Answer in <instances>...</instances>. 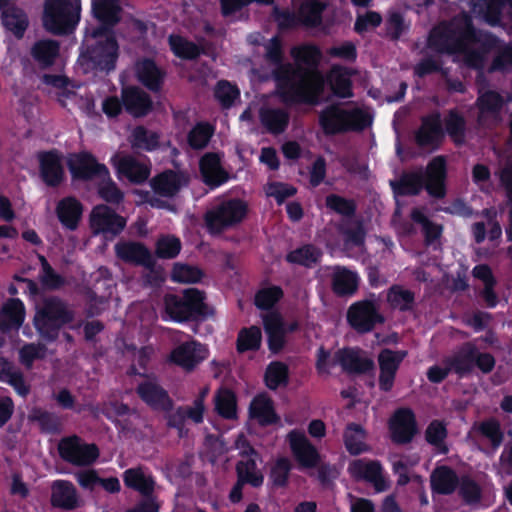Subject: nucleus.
<instances>
[{
	"instance_id": "nucleus-41",
	"label": "nucleus",
	"mask_w": 512,
	"mask_h": 512,
	"mask_svg": "<svg viewBox=\"0 0 512 512\" xmlns=\"http://www.w3.org/2000/svg\"><path fill=\"white\" fill-rule=\"evenodd\" d=\"M326 9V4L320 0H307L299 8V18L301 25L306 27H317L322 22V15Z\"/></svg>"
},
{
	"instance_id": "nucleus-33",
	"label": "nucleus",
	"mask_w": 512,
	"mask_h": 512,
	"mask_svg": "<svg viewBox=\"0 0 512 512\" xmlns=\"http://www.w3.org/2000/svg\"><path fill=\"white\" fill-rule=\"evenodd\" d=\"M41 176L49 186H57L63 176V169L59 156L54 152L39 154Z\"/></svg>"
},
{
	"instance_id": "nucleus-54",
	"label": "nucleus",
	"mask_w": 512,
	"mask_h": 512,
	"mask_svg": "<svg viewBox=\"0 0 512 512\" xmlns=\"http://www.w3.org/2000/svg\"><path fill=\"white\" fill-rule=\"evenodd\" d=\"M261 330L257 326L243 328L238 335L237 350L242 353L247 350H257L261 343Z\"/></svg>"
},
{
	"instance_id": "nucleus-2",
	"label": "nucleus",
	"mask_w": 512,
	"mask_h": 512,
	"mask_svg": "<svg viewBox=\"0 0 512 512\" xmlns=\"http://www.w3.org/2000/svg\"><path fill=\"white\" fill-rule=\"evenodd\" d=\"M77 63L84 74L104 73L116 69L120 51L115 33L103 28H86Z\"/></svg>"
},
{
	"instance_id": "nucleus-20",
	"label": "nucleus",
	"mask_w": 512,
	"mask_h": 512,
	"mask_svg": "<svg viewBox=\"0 0 512 512\" xmlns=\"http://www.w3.org/2000/svg\"><path fill=\"white\" fill-rule=\"evenodd\" d=\"M206 355L207 350L202 344L190 341L177 346L171 352L170 359L185 371L190 372L205 359Z\"/></svg>"
},
{
	"instance_id": "nucleus-45",
	"label": "nucleus",
	"mask_w": 512,
	"mask_h": 512,
	"mask_svg": "<svg viewBox=\"0 0 512 512\" xmlns=\"http://www.w3.org/2000/svg\"><path fill=\"white\" fill-rule=\"evenodd\" d=\"M259 118L263 128H287L290 121L289 113L283 108L262 107Z\"/></svg>"
},
{
	"instance_id": "nucleus-30",
	"label": "nucleus",
	"mask_w": 512,
	"mask_h": 512,
	"mask_svg": "<svg viewBox=\"0 0 512 512\" xmlns=\"http://www.w3.org/2000/svg\"><path fill=\"white\" fill-rule=\"evenodd\" d=\"M459 480L456 473L445 465L435 468L430 476L432 490L443 495L452 494L457 488Z\"/></svg>"
},
{
	"instance_id": "nucleus-22",
	"label": "nucleus",
	"mask_w": 512,
	"mask_h": 512,
	"mask_svg": "<svg viewBox=\"0 0 512 512\" xmlns=\"http://www.w3.org/2000/svg\"><path fill=\"white\" fill-rule=\"evenodd\" d=\"M136 74L138 81L153 93L162 90L166 71L158 67L156 62L151 58H145L136 66Z\"/></svg>"
},
{
	"instance_id": "nucleus-47",
	"label": "nucleus",
	"mask_w": 512,
	"mask_h": 512,
	"mask_svg": "<svg viewBox=\"0 0 512 512\" xmlns=\"http://www.w3.org/2000/svg\"><path fill=\"white\" fill-rule=\"evenodd\" d=\"M473 357V344L465 343L447 363L458 375L463 376L473 371L471 360Z\"/></svg>"
},
{
	"instance_id": "nucleus-10",
	"label": "nucleus",
	"mask_w": 512,
	"mask_h": 512,
	"mask_svg": "<svg viewBox=\"0 0 512 512\" xmlns=\"http://www.w3.org/2000/svg\"><path fill=\"white\" fill-rule=\"evenodd\" d=\"M59 456L74 466H91L100 455L94 443H85L79 436L71 435L59 440L57 445Z\"/></svg>"
},
{
	"instance_id": "nucleus-11",
	"label": "nucleus",
	"mask_w": 512,
	"mask_h": 512,
	"mask_svg": "<svg viewBox=\"0 0 512 512\" xmlns=\"http://www.w3.org/2000/svg\"><path fill=\"white\" fill-rule=\"evenodd\" d=\"M347 321L355 331L363 334L372 331L376 324H382L384 317L380 314L376 302L363 300L349 307Z\"/></svg>"
},
{
	"instance_id": "nucleus-59",
	"label": "nucleus",
	"mask_w": 512,
	"mask_h": 512,
	"mask_svg": "<svg viewBox=\"0 0 512 512\" xmlns=\"http://www.w3.org/2000/svg\"><path fill=\"white\" fill-rule=\"evenodd\" d=\"M271 15L280 31H288L301 25L299 14L297 15L289 9L274 6Z\"/></svg>"
},
{
	"instance_id": "nucleus-46",
	"label": "nucleus",
	"mask_w": 512,
	"mask_h": 512,
	"mask_svg": "<svg viewBox=\"0 0 512 512\" xmlns=\"http://www.w3.org/2000/svg\"><path fill=\"white\" fill-rule=\"evenodd\" d=\"M366 432L363 427L356 423H350L344 433V442L347 450L354 455H357L367 450V445L364 440Z\"/></svg>"
},
{
	"instance_id": "nucleus-28",
	"label": "nucleus",
	"mask_w": 512,
	"mask_h": 512,
	"mask_svg": "<svg viewBox=\"0 0 512 512\" xmlns=\"http://www.w3.org/2000/svg\"><path fill=\"white\" fill-rule=\"evenodd\" d=\"M290 54L296 63L295 66L300 65L311 72H320L318 67L322 60V51L316 44L304 43L294 46Z\"/></svg>"
},
{
	"instance_id": "nucleus-14",
	"label": "nucleus",
	"mask_w": 512,
	"mask_h": 512,
	"mask_svg": "<svg viewBox=\"0 0 512 512\" xmlns=\"http://www.w3.org/2000/svg\"><path fill=\"white\" fill-rule=\"evenodd\" d=\"M391 439L397 444H407L417 433L416 420L409 408L397 409L389 421Z\"/></svg>"
},
{
	"instance_id": "nucleus-21",
	"label": "nucleus",
	"mask_w": 512,
	"mask_h": 512,
	"mask_svg": "<svg viewBox=\"0 0 512 512\" xmlns=\"http://www.w3.org/2000/svg\"><path fill=\"white\" fill-rule=\"evenodd\" d=\"M68 167L74 177L81 179H92L106 177L107 168L96 162V160L86 153L72 154L68 158Z\"/></svg>"
},
{
	"instance_id": "nucleus-32",
	"label": "nucleus",
	"mask_w": 512,
	"mask_h": 512,
	"mask_svg": "<svg viewBox=\"0 0 512 512\" xmlns=\"http://www.w3.org/2000/svg\"><path fill=\"white\" fill-rule=\"evenodd\" d=\"M2 24L6 30L10 31L17 39L23 38L29 20L27 14L19 7L12 6L2 11Z\"/></svg>"
},
{
	"instance_id": "nucleus-61",
	"label": "nucleus",
	"mask_w": 512,
	"mask_h": 512,
	"mask_svg": "<svg viewBox=\"0 0 512 512\" xmlns=\"http://www.w3.org/2000/svg\"><path fill=\"white\" fill-rule=\"evenodd\" d=\"M459 494L467 504H478L481 500L480 486L469 476H462L458 483Z\"/></svg>"
},
{
	"instance_id": "nucleus-7",
	"label": "nucleus",
	"mask_w": 512,
	"mask_h": 512,
	"mask_svg": "<svg viewBox=\"0 0 512 512\" xmlns=\"http://www.w3.org/2000/svg\"><path fill=\"white\" fill-rule=\"evenodd\" d=\"M204 293L191 288L183 292V295H167L165 297V309L170 317L177 321L197 319L212 314L204 303Z\"/></svg>"
},
{
	"instance_id": "nucleus-48",
	"label": "nucleus",
	"mask_w": 512,
	"mask_h": 512,
	"mask_svg": "<svg viewBox=\"0 0 512 512\" xmlns=\"http://www.w3.org/2000/svg\"><path fill=\"white\" fill-rule=\"evenodd\" d=\"M348 110L336 105L326 107L319 116V128H342L347 126Z\"/></svg>"
},
{
	"instance_id": "nucleus-44",
	"label": "nucleus",
	"mask_w": 512,
	"mask_h": 512,
	"mask_svg": "<svg viewBox=\"0 0 512 512\" xmlns=\"http://www.w3.org/2000/svg\"><path fill=\"white\" fill-rule=\"evenodd\" d=\"M125 484L139 491L144 497L150 496L154 490L152 477L146 476L141 469H129L124 473Z\"/></svg>"
},
{
	"instance_id": "nucleus-1",
	"label": "nucleus",
	"mask_w": 512,
	"mask_h": 512,
	"mask_svg": "<svg viewBox=\"0 0 512 512\" xmlns=\"http://www.w3.org/2000/svg\"><path fill=\"white\" fill-rule=\"evenodd\" d=\"M273 77L285 104L315 105L324 89L321 72H311L300 65L286 63L276 67Z\"/></svg>"
},
{
	"instance_id": "nucleus-42",
	"label": "nucleus",
	"mask_w": 512,
	"mask_h": 512,
	"mask_svg": "<svg viewBox=\"0 0 512 512\" xmlns=\"http://www.w3.org/2000/svg\"><path fill=\"white\" fill-rule=\"evenodd\" d=\"M358 288L357 275L346 269L337 267L333 274V290L339 296L351 295Z\"/></svg>"
},
{
	"instance_id": "nucleus-19",
	"label": "nucleus",
	"mask_w": 512,
	"mask_h": 512,
	"mask_svg": "<svg viewBox=\"0 0 512 512\" xmlns=\"http://www.w3.org/2000/svg\"><path fill=\"white\" fill-rule=\"evenodd\" d=\"M121 11L119 0H93L92 12L99 25L89 28H103L104 33H115L114 27L121 20Z\"/></svg>"
},
{
	"instance_id": "nucleus-62",
	"label": "nucleus",
	"mask_w": 512,
	"mask_h": 512,
	"mask_svg": "<svg viewBox=\"0 0 512 512\" xmlns=\"http://www.w3.org/2000/svg\"><path fill=\"white\" fill-rule=\"evenodd\" d=\"M447 436V430L444 424L438 420L432 421L426 429L425 438L426 440L438 448L442 453L448 451L444 444V439Z\"/></svg>"
},
{
	"instance_id": "nucleus-57",
	"label": "nucleus",
	"mask_w": 512,
	"mask_h": 512,
	"mask_svg": "<svg viewBox=\"0 0 512 512\" xmlns=\"http://www.w3.org/2000/svg\"><path fill=\"white\" fill-rule=\"evenodd\" d=\"M47 347L42 343L25 344L19 350V360L27 369H31L35 360L46 357Z\"/></svg>"
},
{
	"instance_id": "nucleus-55",
	"label": "nucleus",
	"mask_w": 512,
	"mask_h": 512,
	"mask_svg": "<svg viewBox=\"0 0 512 512\" xmlns=\"http://www.w3.org/2000/svg\"><path fill=\"white\" fill-rule=\"evenodd\" d=\"M0 379L8 381L20 394L26 395L28 393L22 373L10 362H0Z\"/></svg>"
},
{
	"instance_id": "nucleus-16",
	"label": "nucleus",
	"mask_w": 512,
	"mask_h": 512,
	"mask_svg": "<svg viewBox=\"0 0 512 512\" xmlns=\"http://www.w3.org/2000/svg\"><path fill=\"white\" fill-rule=\"evenodd\" d=\"M407 356V351H393L391 349H383L378 355V363L380 368L379 387L384 392H389L393 388L396 372Z\"/></svg>"
},
{
	"instance_id": "nucleus-36",
	"label": "nucleus",
	"mask_w": 512,
	"mask_h": 512,
	"mask_svg": "<svg viewBox=\"0 0 512 512\" xmlns=\"http://www.w3.org/2000/svg\"><path fill=\"white\" fill-rule=\"evenodd\" d=\"M59 43L56 40L44 39L34 43L31 48L33 59L42 68L52 66L59 55Z\"/></svg>"
},
{
	"instance_id": "nucleus-3",
	"label": "nucleus",
	"mask_w": 512,
	"mask_h": 512,
	"mask_svg": "<svg viewBox=\"0 0 512 512\" xmlns=\"http://www.w3.org/2000/svg\"><path fill=\"white\" fill-rule=\"evenodd\" d=\"M446 160L443 156L434 157L424 170L420 167L413 172H403L399 179L391 180L394 195H418L425 189L429 196L442 199L446 195Z\"/></svg>"
},
{
	"instance_id": "nucleus-15",
	"label": "nucleus",
	"mask_w": 512,
	"mask_h": 512,
	"mask_svg": "<svg viewBox=\"0 0 512 512\" xmlns=\"http://www.w3.org/2000/svg\"><path fill=\"white\" fill-rule=\"evenodd\" d=\"M190 181L185 171L165 170L150 180L155 195L172 198Z\"/></svg>"
},
{
	"instance_id": "nucleus-29",
	"label": "nucleus",
	"mask_w": 512,
	"mask_h": 512,
	"mask_svg": "<svg viewBox=\"0 0 512 512\" xmlns=\"http://www.w3.org/2000/svg\"><path fill=\"white\" fill-rule=\"evenodd\" d=\"M264 329L268 335L269 348L273 352H279L285 344L284 324L280 314L269 312L263 315Z\"/></svg>"
},
{
	"instance_id": "nucleus-9",
	"label": "nucleus",
	"mask_w": 512,
	"mask_h": 512,
	"mask_svg": "<svg viewBox=\"0 0 512 512\" xmlns=\"http://www.w3.org/2000/svg\"><path fill=\"white\" fill-rule=\"evenodd\" d=\"M500 38L492 32L477 29L474 26V37L464 41V48L457 54L463 56V63L470 69L482 71L486 56L495 50Z\"/></svg>"
},
{
	"instance_id": "nucleus-52",
	"label": "nucleus",
	"mask_w": 512,
	"mask_h": 512,
	"mask_svg": "<svg viewBox=\"0 0 512 512\" xmlns=\"http://www.w3.org/2000/svg\"><path fill=\"white\" fill-rule=\"evenodd\" d=\"M496 54L492 59L489 72H506L512 68V42L503 43L500 39Z\"/></svg>"
},
{
	"instance_id": "nucleus-37",
	"label": "nucleus",
	"mask_w": 512,
	"mask_h": 512,
	"mask_svg": "<svg viewBox=\"0 0 512 512\" xmlns=\"http://www.w3.org/2000/svg\"><path fill=\"white\" fill-rule=\"evenodd\" d=\"M351 72L348 68L334 65L329 73V83L333 93L340 98H349L353 95Z\"/></svg>"
},
{
	"instance_id": "nucleus-35",
	"label": "nucleus",
	"mask_w": 512,
	"mask_h": 512,
	"mask_svg": "<svg viewBox=\"0 0 512 512\" xmlns=\"http://www.w3.org/2000/svg\"><path fill=\"white\" fill-rule=\"evenodd\" d=\"M187 418L192 419L196 423L202 421L200 400L194 402L193 406L179 407L169 415L168 425L178 430L179 437H184L187 434V430L184 429Z\"/></svg>"
},
{
	"instance_id": "nucleus-25",
	"label": "nucleus",
	"mask_w": 512,
	"mask_h": 512,
	"mask_svg": "<svg viewBox=\"0 0 512 512\" xmlns=\"http://www.w3.org/2000/svg\"><path fill=\"white\" fill-rule=\"evenodd\" d=\"M112 161L117 167L118 172L132 182L141 183L149 177V168L130 155L118 153L113 157Z\"/></svg>"
},
{
	"instance_id": "nucleus-51",
	"label": "nucleus",
	"mask_w": 512,
	"mask_h": 512,
	"mask_svg": "<svg viewBox=\"0 0 512 512\" xmlns=\"http://www.w3.org/2000/svg\"><path fill=\"white\" fill-rule=\"evenodd\" d=\"M215 409L224 418H235L236 397L234 393L227 388L219 389L215 396Z\"/></svg>"
},
{
	"instance_id": "nucleus-63",
	"label": "nucleus",
	"mask_w": 512,
	"mask_h": 512,
	"mask_svg": "<svg viewBox=\"0 0 512 512\" xmlns=\"http://www.w3.org/2000/svg\"><path fill=\"white\" fill-rule=\"evenodd\" d=\"M29 418L32 421L38 422L41 429L44 431L55 432L58 431L61 426L60 418L57 415L41 409L32 410Z\"/></svg>"
},
{
	"instance_id": "nucleus-26",
	"label": "nucleus",
	"mask_w": 512,
	"mask_h": 512,
	"mask_svg": "<svg viewBox=\"0 0 512 512\" xmlns=\"http://www.w3.org/2000/svg\"><path fill=\"white\" fill-rule=\"evenodd\" d=\"M290 446L300 464L304 467H314L319 455L315 447L301 433L292 431L289 433Z\"/></svg>"
},
{
	"instance_id": "nucleus-18",
	"label": "nucleus",
	"mask_w": 512,
	"mask_h": 512,
	"mask_svg": "<svg viewBox=\"0 0 512 512\" xmlns=\"http://www.w3.org/2000/svg\"><path fill=\"white\" fill-rule=\"evenodd\" d=\"M125 111L133 117H144L153 109V101L148 93L137 86H126L121 90Z\"/></svg>"
},
{
	"instance_id": "nucleus-12",
	"label": "nucleus",
	"mask_w": 512,
	"mask_h": 512,
	"mask_svg": "<svg viewBox=\"0 0 512 512\" xmlns=\"http://www.w3.org/2000/svg\"><path fill=\"white\" fill-rule=\"evenodd\" d=\"M126 220L106 205H98L90 214V227L94 234H119L125 227Z\"/></svg>"
},
{
	"instance_id": "nucleus-49",
	"label": "nucleus",
	"mask_w": 512,
	"mask_h": 512,
	"mask_svg": "<svg viewBox=\"0 0 512 512\" xmlns=\"http://www.w3.org/2000/svg\"><path fill=\"white\" fill-rule=\"evenodd\" d=\"M214 96L222 108H231L240 98V90L236 84L228 80H219L214 89Z\"/></svg>"
},
{
	"instance_id": "nucleus-43",
	"label": "nucleus",
	"mask_w": 512,
	"mask_h": 512,
	"mask_svg": "<svg viewBox=\"0 0 512 512\" xmlns=\"http://www.w3.org/2000/svg\"><path fill=\"white\" fill-rule=\"evenodd\" d=\"M256 457L242 459L236 464L237 478L241 482L250 484L253 487H259L262 485L264 476L262 472L257 468Z\"/></svg>"
},
{
	"instance_id": "nucleus-53",
	"label": "nucleus",
	"mask_w": 512,
	"mask_h": 512,
	"mask_svg": "<svg viewBox=\"0 0 512 512\" xmlns=\"http://www.w3.org/2000/svg\"><path fill=\"white\" fill-rule=\"evenodd\" d=\"M500 182L505 188L508 201L511 203L509 210V223L506 228V234L509 241H512V156H508L500 170Z\"/></svg>"
},
{
	"instance_id": "nucleus-6",
	"label": "nucleus",
	"mask_w": 512,
	"mask_h": 512,
	"mask_svg": "<svg viewBox=\"0 0 512 512\" xmlns=\"http://www.w3.org/2000/svg\"><path fill=\"white\" fill-rule=\"evenodd\" d=\"M81 0H45L42 22L54 35L72 33L80 21Z\"/></svg>"
},
{
	"instance_id": "nucleus-8",
	"label": "nucleus",
	"mask_w": 512,
	"mask_h": 512,
	"mask_svg": "<svg viewBox=\"0 0 512 512\" xmlns=\"http://www.w3.org/2000/svg\"><path fill=\"white\" fill-rule=\"evenodd\" d=\"M247 204L240 199H230L209 209L204 215L205 226L213 235L243 221L247 214Z\"/></svg>"
},
{
	"instance_id": "nucleus-34",
	"label": "nucleus",
	"mask_w": 512,
	"mask_h": 512,
	"mask_svg": "<svg viewBox=\"0 0 512 512\" xmlns=\"http://www.w3.org/2000/svg\"><path fill=\"white\" fill-rule=\"evenodd\" d=\"M24 319V307L19 299H9L0 311V330L18 329Z\"/></svg>"
},
{
	"instance_id": "nucleus-31",
	"label": "nucleus",
	"mask_w": 512,
	"mask_h": 512,
	"mask_svg": "<svg viewBox=\"0 0 512 512\" xmlns=\"http://www.w3.org/2000/svg\"><path fill=\"white\" fill-rule=\"evenodd\" d=\"M82 205L74 197L60 200L56 206L59 221L69 230H75L82 216Z\"/></svg>"
},
{
	"instance_id": "nucleus-5",
	"label": "nucleus",
	"mask_w": 512,
	"mask_h": 512,
	"mask_svg": "<svg viewBox=\"0 0 512 512\" xmlns=\"http://www.w3.org/2000/svg\"><path fill=\"white\" fill-rule=\"evenodd\" d=\"M73 319L74 311L67 302L57 296H48L37 305L34 326L43 339L54 341L60 329Z\"/></svg>"
},
{
	"instance_id": "nucleus-38",
	"label": "nucleus",
	"mask_w": 512,
	"mask_h": 512,
	"mask_svg": "<svg viewBox=\"0 0 512 512\" xmlns=\"http://www.w3.org/2000/svg\"><path fill=\"white\" fill-rule=\"evenodd\" d=\"M169 45L174 55L184 60H196L204 53L201 46L180 35H170Z\"/></svg>"
},
{
	"instance_id": "nucleus-39",
	"label": "nucleus",
	"mask_w": 512,
	"mask_h": 512,
	"mask_svg": "<svg viewBox=\"0 0 512 512\" xmlns=\"http://www.w3.org/2000/svg\"><path fill=\"white\" fill-rule=\"evenodd\" d=\"M250 415L256 418L261 425H269L279 419L274 412L273 401L265 395L254 398L250 405Z\"/></svg>"
},
{
	"instance_id": "nucleus-27",
	"label": "nucleus",
	"mask_w": 512,
	"mask_h": 512,
	"mask_svg": "<svg viewBox=\"0 0 512 512\" xmlns=\"http://www.w3.org/2000/svg\"><path fill=\"white\" fill-rule=\"evenodd\" d=\"M200 171L204 182L213 187L221 185L229 177L220 164V158L215 153H207L201 158Z\"/></svg>"
},
{
	"instance_id": "nucleus-4",
	"label": "nucleus",
	"mask_w": 512,
	"mask_h": 512,
	"mask_svg": "<svg viewBox=\"0 0 512 512\" xmlns=\"http://www.w3.org/2000/svg\"><path fill=\"white\" fill-rule=\"evenodd\" d=\"M473 37V20L468 14H463L433 27L427 38V47L438 54L454 55L464 48L465 40Z\"/></svg>"
},
{
	"instance_id": "nucleus-13",
	"label": "nucleus",
	"mask_w": 512,
	"mask_h": 512,
	"mask_svg": "<svg viewBox=\"0 0 512 512\" xmlns=\"http://www.w3.org/2000/svg\"><path fill=\"white\" fill-rule=\"evenodd\" d=\"M115 253L120 260L144 266L151 270L155 279L158 277L155 274V259L144 244L134 241H120L115 245Z\"/></svg>"
},
{
	"instance_id": "nucleus-24",
	"label": "nucleus",
	"mask_w": 512,
	"mask_h": 512,
	"mask_svg": "<svg viewBox=\"0 0 512 512\" xmlns=\"http://www.w3.org/2000/svg\"><path fill=\"white\" fill-rule=\"evenodd\" d=\"M51 504L64 510H74L79 507V496L75 486L65 480L54 481L51 485Z\"/></svg>"
},
{
	"instance_id": "nucleus-17",
	"label": "nucleus",
	"mask_w": 512,
	"mask_h": 512,
	"mask_svg": "<svg viewBox=\"0 0 512 512\" xmlns=\"http://www.w3.org/2000/svg\"><path fill=\"white\" fill-rule=\"evenodd\" d=\"M334 361L348 374H364L374 369V361L366 353L356 348L339 349L334 354Z\"/></svg>"
},
{
	"instance_id": "nucleus-50",
	"label": "nucleus",
	"mask_w": 512,
	"mask_h": 512,
	"mask_svg": "<svg viewBox=\"0 0 512 512\" xmlns=\"http://www.w3.org/2000/svg\"><path fill=\"white\" fill-rule=\"evenodd\" d=\"M503 105V97L494 90L484 92L477 99V106L481 116L486 114L496 116L500 113Z\"/></svg>"
},
{
	"instance_id": "nucleus-23",
	"label": "nucleus",
	"mask_w": 512,
	"mask_h": 512,
	"mask_svg": "<svg viewBox=\"0 0 512 512\" xmlns=\"http://www.w3.org/2000/svg\"><path fill=\"white\" fill-rule=\"evenodd\" d=\"M349 471L356 479L371 482L376 491L387 489L388 485L381 474V466L375 461L355 460L350 464Z\"/></svg>"
},
{
	"instance_id": "nucleus-56",
	"label": "nucleus",
	"mask_w": 512,
	"mask_h": 512,
	"mask_svg": "<svg viewBox=\"0 0 512 512\" xmlns=\"http://www.w3.org/2000/svg\"><path fill=\"white\" fill-rule=\"evenodd\" d=\"M266 385L275 390L280 385L288 383V367L281 362L271 363L265 373Z\"/></svg>"
},
{
	"instance_id": "nucleus-40",
	"label": "nucleus",
	"mask_w": 512,
	"mask_h": 512,
	"mask_svg": "<svg viewBox=\"0 0 512 512\" xmlns=\"http://www.w3.org/2000/svg\"><path fill=\"white\" fill-rule=\"evenodd\" d=\"M137 392L146 403L155 408L165 409L170 404L166 391L154 382L140 384Z\"/></svg>"
},
{
	"instance_id": "nucleus-64",
	"label": "nucleus",
	"mask_w": 512,
	"mask_h": 512,
	"mask_svg": "<svg viewBox=\"0 0 512 512\" xmlns=\"http://www.w3.org/2000/svg\"><path fill=\"white\" fill-rule=\"evenodd\" d=\"M180 249V240L174 236H163L156 243V255L159 258H174L179 254Z\"/></svg>"
},
{
	"instance_id": "nucleus-58",
	"label": "nucleus",
	"mask_w": 512,
	"mask_h": 512,
	"mask_svg": "<svg viewBox=\"0 0 512 512\" xmlns=\"http://www.w3.org/2000/svg\"><path fill=\"white\" fill-rule=\"evenodd\" d=\"M510 0H484V19L491 26L502 25L503 11Z\"/></svg>"
},
{
	"instance_id": "nucleus-60",
	"label": "nucleus",
	"mask_w": 512,
	"mask_h": 512,
	"mask_svg": "<svg viewBox=\"0 0 512 512\" xmlns=\"http://www.w3.org/2000/svg\"><path fill=\"white\" fill-rule=\"evenodd\" d=\"M409 24H406L403 15L400 12H392L385 23L386 36L392 40L397 41L400 37L408 32Z\"/></svg>"
}]
</instances>
